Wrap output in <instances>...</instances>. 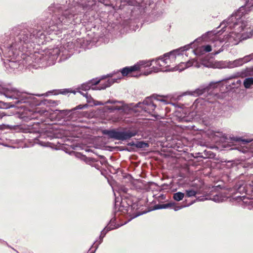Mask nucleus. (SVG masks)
<instances>
[{
    "label": "nucleus",
    "mask_w": 253,
    "mask_h": 253,
    "mask_svg": "<svg viewBox=\"0 0 253 253\" xmlns=\"http://www.w3.org/2000/svg\"><path fill=\"white\" fill-rule=\"evenodd\" d=\"M48 10L54 13L48 28L43 26L38 29H13L12 33L2 35L0 37V54L6 69L12 72L23 66H30L38 68L44 65L54 64L58 56L61 59L70 57L69 48L61 45L49 49L45 55L37 52L32 53L35 46L44 44L52 39L49 35H58L70 24L77 23L75 20L77 16L73 13V8L68 7L60 4L51 5Z\"/></svg>",
    "instance_id": "1"
},
{
    "label": "nucleus",
    "mask_w": 253,
    "mask_h": 253,
    "mask_svg": "<svg viewBox=\"0 0 253 253\" xmlns=\"http://www.w3.org/2000/svg\"><path fill=\"white\" fill-rule=\"evenodd\" d=\"M238 173H240L238 175V193L249 195L253 193V181L251 179L253 176L245 175L242 170ZM238 208L253 210V198L238 195Z\"/></svg>",
    "instance_id": "2"
},
{
    "label": "nucleus",
    "mask_w": 253,
    "mask_h": 253,
    "mask_svg": "<svg viewBox=\"0 0 253 253\" xmlns=\"http://www.w3.org/2000/svg\"><path fill=\"white\" fill-rule=\"evenodd\" d=\"M0 94L9 100V107L24 108L27 105H35L34 97L14 88L5 87L0 84Z\"/></svg>",
    "instance_id": "3"
},
{
    "label": "nucleus",
    "mask_w": 253,
    "mask_h": 253,
    "mask_svg": "<svg viewBox=\"0 0 253 253\" xmlns=\"http://www.w3.org/2000/svg\"><path fill=\"white\" fill-rule=\"evenodd\" d=\"M190 47L191 44H187L183 47L167 53L156 59L145 61H151V65L153 62H155L156 66L153 67V71L155 72L171 71L173 70L170 68V66L172 63L175 62L176 56L183 55L184 54L183 52L188 50Z\"/></svg>",
    "instance_id": "4"
},
{
    "label": "nucleus",
    "mask_w": 253,
    "mask_h": 253,
    "mask_svg": "<svg viewBox=\"0 0 253 253\" xmlns=\"http://www.w3.org/2000/svg\"><path fill=\"white\" fill-rule=\"evenodd\" d=\"M245 3L238 8V35L249 31L251 27L249 12L253 7V0H244Z\"/></svg>",
    "instance_id": "5"
},
{
    "label": "nucleus",
    "mask_w": 253,
    "mask_h": 253,
    "mask_svg": "<svg viewBox=\"0 0 253 253\" xmlns=\"http://www.w3.org/2000/svg\"><path fill=\"white\" fill-rule=\"evenodd\" d=\"M120 77L116 78L111 75V78H109L104 83L100 84L98 86H95V85L100 83V80L97 79H92L87 82L83 83L76 89L77 91H74L72 92H73L74 94H75L77 92H78L81 94V93H84L83 91H86L89 90L90 89H92V90L104 89L110 86L114 83L118 82V81L120 80Z\"/></svg>",
    "instance_id": "6"
},
{
    "label": "nucleus",
    "mask_w": 253,
    "mask_h": 253,
    "mask_svg": "<svg viewBox=\"0 0 253 253\" xmlns=\"http://www.w3.org/2000/svg\"><path fill=\"white\" fill-rule=\"evenodd\" d=\"M104 135H107L109 138H112L118 140H125L136 135V131L127 130L126 131H119L116 129H104L102 131Z\"/></svg>",
    "instance_id": "7"
},
{
    "label": "nucleus",
    "mask_w": 253,
    "mask_h": 253,
    "mask_svg": "<svg viewBox=\"0 0 253 253\" xmlns=\"http://www.w3.org/2000/svg\"><path fill=\"white\" fill-rule=\"evenodd\" d=\"M215 136L219 138L222 146L229 150L237 149V137L228 136L221 132H217Z\"/></svg>",
    "instance_id": "8"
},
{
    "label": "nucleus",
    "mask_w": 253,
    "mask_h": 253,
    "mask_svg": "<svg viewBox=\"0 0 253 253\" xmlns=\"http://www.w3.org/2000/svg\"><path fill=\"white\" fill-rule=\"evenodd\" d=\"M237 190L234 189L230 191V193L228 194V195L225 193H219L212 196L210 199L216 203H220L226 200H228L231 203L236 205L237 203Z\"/></svg>",
    "instance_id": "9"
},
{
    "label": "nucleus",
    "mask_w": 253,
    "mask_h": 253,
    "mask_svg": "<svg viewBox=\"0 0 253 253\" xmlns=\"http://www.w3.org/2000/svg\"><path fill=\"white\" fill-rule=\"evenodd\" d=\"M241 151L243 152V155H240V159H238V171L240 172H241L243 169H246L249 166L248 165H245L242 162H239V161H244L253 156V139L249 148L244 146L243 149L241 150Z\"/></svg>",
    "instance_id": "10"
},
{
    "label": "nucleus",
    "mask_w": 253,
    "mask_h": 253,
    "mask_svg": "<svg viewBox=\"0 0 253 253\" xmlns=\"http://www.w3.org/2000/svg\"><path fill=\"white\" fill-rule=\"evenodd\" d=\"M151 65V61H140L133 66L126 67L121 70V74L123 76L129 75L130 76H135L133 72L140 69L141 67H149Z\"/></svg>",
    "instance_id": "11"
},
{
    "label": "nucleus",
    "mask_w": 253,
    "mask_h": 253,
    "mask_svg": "<svg viewBox=\"0 0 253 253\" xmlns=\"http://www.w3.org/2000/svg\"><path fill=\"white\" fill-rule=\"evenodd\" d=\"M110 103L113 104V106H106L104 108L105 111H109V112H114L115 111H119L121 112H124L126 111L127 107L123 101H119L115 100H108L103 103L104 105Z\"/></svg>",
    "instance_id": "12"
},
{
    "label": "nucleus",
    "mask_w": 253,
    "mask_h": 253,
    "mask_svg": "<svg viewBox=\"0 0 253 253\" xmlns=\"http://www.w3.org/2000/svg\"><path fill=\"white\" fill-rule=\"evenodd\" d=\"M210 103V101L203 98L197 99L192 106V109L196 115L201 116V113L205 110V107Z\"/></svg>",
    "instance_id": "13"
},
{
    "label": "nucleus",
    "mask_w": 253,
    "mask_h": 253,
    "mask_svg": "<svg viewBox=\"0 0 253 253\" xmlns=\"http://www.w3.org/2000/svg\"><path fill=\"white\" fill-rule=\"evenodd\" d=\"M137 106L142 108L145 112L152 115H154L153 113L156 105L154 103L152 98L150 97H147L142 102H139Z\"/></svg>",
    "instance_id": "14"
},
{
    "label": "nucleus",
    "mask_w": 253,
    "mask_h": 253,
    "mask_svg": "<svg viewBox=\"0 0 253 253\" xmlns=\"http://www.w3.org/2000/svg\"><path fill=\"white\" fill-rule=\"evenodd\" d=\"M237 11H235L233 14L228 17L226 20H224L221 24L220 26L224 25V26L222 28L223 31H224V29L226 27H229L232 29L237 24Z\"/></svg>",
    "instance_id": "15"
},
{
    "label": "nucleus",
    "mask_w": 253,
    "mask_h": 253,
    "mask_svg": "<svg viewBox=\"0 0 253 253\" xmlns=\"http://www.w3.org/2000/svg\"><path fill=\"white\" fill-rule=\"evenodd\" d=\"M191 66H194L197 68L201 67V64L195 59L188 60L186 62H181L178 66L176 67L174 69L175 70H178L180 72L182 71L184 69Z\"/></svg>",
    "instance_id": "16"
},
{
    "label": "nucleus",
    "mask_w": 253,
    "mask_h": 253,
    "mask_svg": "<svg viewBox=\"0 0 253 253\" xmlns=\"http://www.w3.org/2000/svg\"><path fill=\"white\" fill-rule=\"evenodd\" d=\"M37 117V113L30 109L26 110L19 115V118L24 122H28Z\"/></svg>",
    "instance_id": "17"
},
{
    "label": "nucleus",
    "mask_w": 253,
    "mask_h": 253,
    "mask_svg": "<svg viewBox=\"0 0 253 253\" xmlns=\"http://www.w3.org/2000/svg\"><path fill=\"white\" fill-rule=\"evenodd\" d=\"M237 66V60L234 61H222L217 64L219 68H233Z\"/></svg>",
    "instance_id": "18"
},
{
    "label": "nucleus",
    "mask_w": 253,
    "mask_h": 253,
    "mask_svg": "<svg viewBox=\"0 0 253 253\" xmlns=\"http://www.w3.org/2000/svg\"><path fill=\"white\" fill-rule=\"evenodd\" d=\"M253 139L251 138H244L243 137L238 136V158L240 155H243V152L241 151L243 149V148H240V146L242 145H248L249 143L252 142Z\"/></svg>",
    "instance_id": "19"
},
{
    "label": "nucleus",
    "mask_w": 253,
    "mask_h": 253,
    "mask_svg": "<svg viewBox=\"0 0 253 253\" xmlns=\"http://www.w3.org/2000/svg\"><path fill=\"white\" fill-rule=\"evenodd\" d=\"M118 228H119V226H115V227L106 226L101 232V234L99 237V241H96L94 243V244H96L95 246L96 247V248L98 247V245L102 243L103 238L108 231Z\"/></svg>",
    "instance_id": "20"
},
{
    "label": "nucleus",
    "mask_w": 253,
    "mask_h": 253,
    "mask_svg": "<svg viewBox=\"0 0 253 253\" xmlns=\"http://www.w3.org/2000/svg\"><path fill=\"white\" fill-rule=\"evenodd\" d=\"M208 87H200L193 91H188L187 93L189 95L197 96L208 92Z\"/></svg>",
    "instance_id": "21"
},
{
    "label": "nucleus",
    "mask_w": 253,
    "mask_h": 253,
    "mask_svg": "<svg viewBox=\"0 0 253 253\" xmlns=\"http://www.w3.org/2000/svg\"><path fill=\"white\" fill-rule=\"evenodd\" d=\"M221 82H224L226 84V86H227V85L229 86L230 88H235V87L234 85H235L236 83H237V81L236 82H235L234 81H233L232 78H229V79H226V80L223 79L221 80H219L215 83L211 82L210 83V85L211 86L213 84H219Z\"/></svg>",
    "instance_id": "22"
},
{
    "label": "nucleus",
    "mask_w": 253,
    "mask_h": 253,
    "mask_svg": "<svg viewBox=\"0 0 253 253\" xmlns=\"http://www.w3.org/2000/svg\"><path fill=\"white\" fill-rule=\"evenodd\" d=\"M81 94L85 97L87 102L89 104H91V105H104L103 102L94 100L91 95H89L87 92L81 93Z\"/></svg>",
    "instance_id": "23"
},
{
    "label": "nucleus",
    "mask_w": 253,
    "mask_h": 253,
    "mask_svg": "<svg viewBox=\"0 0 253 253\" xmlns=\"http://www.w3.org/2000/svg\"><path fill=\"white\" fill-rule=\"evenodd\" d=\"M253 60V53L246 55L243 58H238V66L242 65L245 63H247L251 60Z\"/></svg>",
    "instance_id": "24"
},
{
    "label": "nucleus",
    "mask_w": 253,
    "mask_h": 253,
    "mask_svg": "<svg viewBox=\"0 0 253 253\" xmlns=\"http://www.w3.org/2000/svg\"><path fill=\"white\" fill-rule=\"evenodd\" d=\"M237 38V34L235 32H230L228 35V41L229 42H233V44L236 45L237 42H236Z\"/></svg>",
    "instance_id": "25"
},
{
    "label": "nucleus",
    "mask_w": 253,
    "mask_h": 253,
    "mask_svg": "<svg viewBox=\"0 0 253 253\" xmlns=\"http://www.w3.org/2000/svg\"><path fill=\"white\" fill-rule=\"evenodd\" d=\"M243 84L246 88H250L253 85V77L246 78L244 80Z\"/></svg>",
    "instance_id": "26"
},
{
    "label": "nucleus",
    "mask_w": 253,
    "mask_h": 253,
    "mask_svg": "<svg viewBox=\"0 0 253 253\" xmlns=\"http://www.w3.org/2000/svg\"><path fill=\"white\" fill-rule=\"evenodd\" d=\"M184 197V194L181 192L175 193L173 195V198L176 201H180L182 200Z\"/></svg>",
    "instance_id": "27"
},
{
    "label": "nucleus",
    "mask_w": 253,
    "mask_h": 253,
    "mask_svg": "<svg viewBox=\"0 0 253 253\" xmlns=\"http://www.w3.org/2000/svg\"><path fill=\"white\" fill-rule=\"evenodd\" d=\"M173 205V204L172 203H168V204H158L154 206V210H159V209H167L169 207H170Z\"/></svg>",
    "instance_id": "28"
},
{
    "label": "nucleus",
    "mask_w": 253,
    "mask_h": 253,
    "mask_svg": "<svg viewBox=\"0 0 253 253\" xmlns=\"http://www.w3.org/2000/svg\"><path fill=\"white\" fill-rule=\"evenodd\" d=\"M186 197H195L197 194V192L192 189H189L185 190Z\"/></svg>",
    "instance_id": "29"
},
{
    "label": "nucleus",
    "mask_w": 253,
    "mask_h": 253,
    "mask_svg": "<svg viewBox=\"0 0 253 253\" xmlns=\"http://www.w3.org/2000/svg\"><path fill=\"white\" fill-rule=\"evenodd\" d=\"M244 75L245 76H253V67L246 68L244 71Z\"/></svg>",
    "instance_id": "30"
},
{
    "label": "nucleus",
    "mask_w": 253,
    "mask_h": 253,
    "mask_svg": "<svg viewBox=\"0 0 253 253\" xmlns=\"http://www.w3.org/2000/svg\"><path fill=\"white\" fill-rule=\"evenodd\" d=\"M135 146L137 148H145L148 146V144L143 141H139L136 143Z\"/></svg>",
    "instance_id": "31"
},
{
    "label": "nucleus",
    "mask_w": 253,
    "mask_h": 253,
    "mask_svg": "<svg viewBox=\"0 0 253 253\" xmlns=\"http://www.w3.org/2000/svg\"><path fill=\"white\" fill-rule=\"evenodd\" d=\"M202 48V49L203 51H204L205 52H209L210 51H211L212 50V47L211 45H203L201 47Z\"/></svg>",
    "instance_id": "32"
},
{
    "label": "nucleus",
    "mask_w": 253,
    "mask_h": 253,
    "mask_svg": "<svg viewBox=\"0 0 253 253\" xmlns=\"http://www.w3.org/2000/svg\"><path fill=\"white\" fill-rule=\"evenodd\" d=\"M82 159L88 164L90 165L92 163L94 162L95 160L94 159L91 158H87L84 156H82Z\"/></svg>",
    "instance_id": "33"
},
{
    "label": "nucleus",
    "mask_w": 253,
    "mask_h": 253,
    "mask_svg": "<svg viewBox=\"0 0 253 253\" xmlns=\"http://www.w3.org/2000/svg\"><path fill=\"white\" fill-rule=\"evenodd\" d=\"M116 221V218H112L109 223V224L107 225V226H111L113 227H115V226H119V227L120 226L119 224H116L115 223Z\"/></svg>",
    "instance_id": "34"
},
{
    "label": "nucleus",
    "mask_w": 253,
    "mask_h": 253,
    "mask_svg": "<svg viewBox=\"0 0 253 253\" xmlns=\"http://www.w3.org/2000/svg\"><path fill=\"white\" fill-rule=\"evenodd\" d=\"M88 106V105L87 104H85V105H79L78 106H77L76 107L74 108V109H73L72 110V111H74V110H81V109H83L84 108H87ZM69 112H71V110H69Z\"/></svg>",
    "instance_id": "35"
},
{
    "label": "nucleus",
    "mask_w": 253,
    "mask_h": 253,
    "mask_svg": "<svg viewBox=\"0 0 253 253\" xmlns=\"http://www.w3.org/2000/svg\"><path fill=\"white\" fill-rule=\"evenodd\" d=\"M29 135L31 138H32V139H35L37 138L38 136V134L37 132H29Z\"/></svg>",
    "instance_id": "36"
},
{
    "label": "nucleus",
    "mask_w": 253,
    "mask_h": 253,
    "mask_svg": "<svg viewBox=\"0 0 253 253\" xmlns=\"http://www.w3.org/2000/svg\"><path fill=\"white\" fill-rule=\"evenodd\" d=\"M186 206H175L174 207V210L175 211H178L181 209H182L183 208H184Z\"/></svg>",
    "instance_id": "37"
},
{
    "label": "nucleus",
    "mask_w": 253,
    "mask_h": 253,
    "mask_svg": "<svg viewBox=\"0 0 253 253\" xmlns=\"http://www.w3.org/2000/svg\"><path fill=\"white\" fill-rule=\"evenodd\" d=\"M120 190L123 192V193H126L127 192L128 189L125 187H121L120 189Z\"/></svg>",
    "instance_id": "38"
},
{
    "label": "nucleus",
    "mask_w": 253,
    "mask_h": 253,
    "mask_svg": "<svg viewBox=\"0 0 253 253\" xmlns=\"http://www.w3.org/2000/svg\"><path fill=\"white\" fill-rule=\"evenodd\" d=\"M125 200H122V202H121V204L122 205V206L124 208H127V206H126L125 205ZM128 205V207L130 206L129 204H127Z\"/></svg>",
    "instance_id": "39"
},
{
    "label": "nucleus",
    "mask_w": 253,
    "mask_h": 253,
    "mask_svg": "<svg viewBox=\"0 0 253 253\" xmlns=\"http://www.w3.org/2000/svg\"><path fill=\"white\" fill-rule=\"evenodd\" d=\"M223 51L222 47H221V48H220V49H219L218 51H215V52H214V54L215 55L217 54H218L219 53L221 52V51Z\"/></svg>",
    "instance_id": "40"
},
{
    "label": "nucleus",
    "mask_w": 253,
    "mask_h": 253,
    "mask_svg": "<svg viewBox=\"0 0 253 253\" xmlns=\"http://www.w3.org/2000/svg\"><path fill=\"white\" fill-rule=\"evenodd\" d=\"M135 144H136V143H135L133 142H130V143H128V145H130V146H135Z\"/></svg>",
    "instance_id": "41"
},
{
    "label": "nucleus",
    "mask_w": 253,
    "mask_h": 253,
    "mask_svg": "<svg viewBox=\"0 0 253 253\" xmlns=\"http://www.w3.org/2000/svg\"><path fill=\"white\" fill-rule=\"evenodd\" d=\"M212 32H208L206 34L209 35L212 34Z\"/></svg>",
    "instance_id": "42"
},
{
    "label": "nucleus",
    "mask_w": 253,
    "mask_h": 253,
    "mask_svg": "<svg viewBox=\"0 0 253 253\" xmlns=\"http://www.w3.org/2000/svg\"><path fill=\"white\" fill-rule=\"evenodd\" d=\"M1 118H2L3 116H5V114H4V113H1Z\"/></svg>",
    "instance_id": "43"
},
{
    "label": "nucleus",
    "mask_w": 253,
    "mask_h": 253,
    "mask_svg": "<svg viewBox=\"0 0 253 253\" xmlns=\"http://www.w3.org/2000/svg\"><path fill=\"white\" fill-rule=\"evenodd\" d=\"M238 84H239V83L240 84L241 83V81L240 80H238Z\"/></svg>",
    "instance_id": "44"
},
{
    "label": "nucleus",
    "mask_w": 253,
    "mask_h": 253,
    "mask_svg": "<svg viewBox=\"0 0 253 253\" xmlns=\"http://www.w3.org/2000/svg\"><path fill=\"white\" fill-rule=\"evenodd\" d=\"M217 42L220 44H221V42L220 41H217Z\"/></svg>",
    "instance_id": "45"
},
{
    "label": "nucleus",
    "mask_w": 253,
    "mask_h": 253,
    "mask_svg": "<svg viewBox=\"0 0 253 253\" xmlns=\"http://www.w3.org/2000/svg\"><path fill=\"white\" fill-rule=\"evenodd\" d=\"M194 49H192V50H191V52H194Z\"/></svg>",
    "instance_id": "46"
},
{
    "label": "nucleus",
    "mask_w": 253,
    "mask_h": 253,
    "mask_svg": "<svg viewBox=\"0 0 253 253\" xmlns=\"http://www.w3.org/2000/svg\"><path fill=\"white\" fill-rule=\"evenodd\" d=\"M117 74H119V75H120L119 72H118Z\"/></svg>",
    "instance_id": "47"
}]
</instances>
